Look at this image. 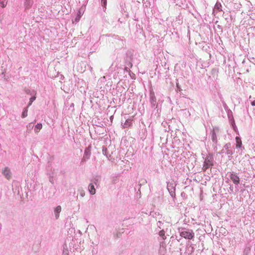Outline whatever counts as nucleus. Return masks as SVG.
Masks as SVG:
<instances>
[{"instance_id": "f257e3e1", "label": "nucleus", "mask_w": 255, "mask_h": 255, "mask_svg": "<svg viewBox=\"0 0 255 255\" xmlns=\"http://www.w3.org/2000/svg\"><path fill=\"white\" fill-rule=\"evenodd\" d=\"M149 102L151 108L153 110L151 116L159 117L161 110L158 108V104L156 102V98L152 89L149 91Z\"/></svg>"}, {"instance_id": "f03ea898", "label": "nucleus", "mask_w": 255, "mask_h": 255, "mask_svg": "<svg viewBox=\"0 0 255 255\" xmlns=\"http://www.w3.org/2000/svg\"><path fill=\"white\" fill-rule=\"evenodd\" d=\"M227 177V180L226 181V183H229V180L232 181L233 183L236 185V188L237 189V191L239 190L237 185H238L240 183V178L238 176L237 173L234 171H229L226 174V177Z\"/></svg>"}, {"instance_id": "7ed1b4c3", "label": "nucleus", "mask_w": 255, "mask_h": 255, "mask_svg": "<svg viewBox=\"0 0 255 255\" xmlns=\"http://www.w3.org/2000/svg\"><path fill=\"white\" fill-rule=\"evenodd\" d=\"M180 235L186 239L191 240L194 238L195 234L191 229H187L185 228L179 229Z\"/></svg>"}, {"instance_id": "20e7f679", "label": "nucleus", "mask_w": 255, "mask_h": 255, "mask_svg": "<svg viewBox=\"0 0 255 255\" xmlns=\"http://www.w3.org/2000/svg\"><path fill=\"white\" fill-rule=\"evenodd\" d=\"M214 165L213 156L211 153H208L205 158L203 163V170L206 171L210 167Z\"/></svg>"}, {"instance_id": "39448f33", "label": "nucleus", "mask_w": 255, "mask_h": 255, "mask_svg": "<svg viewBox=\"0 0 255 255\" xmlns=\"http://www.w3.org/2000/svg\"><path fill=\"white\" fill-rule=\"evenodd\" d=\"M220 131L218 128H213L210 133L211 139L213 143L217 144L218 143L217 135L219 134Z\"/></svg>"}, {"instance_id": "423d86ee", "label": "nucleus", "mask_w": 255, "mask_h": 255, "mask_svg": "<svg viewBox=\"0 0 255 255\" xmlns=\"http://www.w3.org/2000/svg\"><path fill=\"white\" fill-rule=\"evenodd\" d=\"M175 187L176 184L173 182H167V189L172 197L175 196Z\"/></svg>"}, {"instance_id": "0eeeda50", "label": "nucleus", "mask_w": 255, "mask_h": 255, "mask_svg": "<svg viewBox=\"0 0 255 255\" xmlns=\"http://www.w3.org/2000/svg\"><path fill=\"white\" fill-rule=\"evenodd\" d=\"M91 146H88L85 149L84 155L81 161V164H82L88 160L91 156Z\"/></svg>"}, {"instance_id": "6e6552de", "label": "nucleus", "mask_w": 255, "mask_h": 255, "mask_svg": "<svg viewBox=\"0 0 255 255\" xmlns=\"http://www.w3.org/2000/svg\"><path fill=\"white\" fill-rule=\"evenodd\" d=\"M2 173L7 179H9L11 177V172L9 168L7 167H5L2 170Z\"/></svg>"}, {"instance_id": "1a4fd4ad", "label": "nucleus", "mask_w": 255, "mask_h": 255, "mask_svg": "<svg viewBox=\"0 0 255 255\" xmlns=\"http://www.w3.org/2000/svg\"><path fill=\"white\" fill-rule=\"evenodd\" d=\"M231 144V143L229 142L226 143L224 146V147L226 149V153L227 155H232L234 153V151L233 150L230 149Z\"/></svg>"}, {"instance_id": "9d476101", "label": "nucleus", "mask_w": 255, "mask_h": 255, "mask_svg": "<svg viewBox=\"0 0 255 255\" xmlns=\"http://www.w3.org/2000/svg\"><path fill=\"white\" fill-rule=\"evenodd\" d=\"M61 212V207L60 205L57 206L54 209V214L55 215V219H58L59 218V215Z\"/></svg>"}, {"instance_id": "9b49d317", "label": "nucleus", "mask_w": 255, "mask_h": 255, "mask_svg": "<svg viewBox=\"0 0 255 255\" xmlns=\"http://www.w3.org/2000/svg\"><path fill=\"white\" fill-rule=\"evenodd\" d=\"M33 4V0H24L23 5L25 9H29Z\"/></svg>"}, {"instance_id": "f8f14e48", "label": "nucleus", "mask_w": 255, "mask_h": 255, "mask_svg": "<svg viewBox=\"0 0 255 255\" xmlns=\"http://www.w3.org/2000/svg\"><path fill=\"white\" fill-rule=\"evenodd\" d=\"M222 6L221 3L220 2H219V1H217V2L216 3V4L215 5L213 13H215L216 11H222Z\"/></svg>"}, {"instance_id": "ddd939ff", "label": "nucleus", "mask_w": 255, "mask_h": 255, "mask_svg": "<svg viewBox=\"0 0 255 255\" xmlns=\"http://www.w3.org/2000/svg\"><path fill=\"white\" fill-rule=\"evenodd\" d=\"M88 190L91 195H94L96 193V189L95 186L92 183H90L88 186Z\"/></svg>"}, {"instance_id": "4468645a", "label": "nucleus", "mask_w": 255, "mask_h": 255, "mask_svg": "<svg viewBox=\"0 0 255 255\" xmlns=\"http://www.w3.org/2000/svg\"><path fill=\"white\" fill-rule=\"evenodd\" d=\"M26 93L28 94H30V95H32V96L29 99L30 102H33L35 100V99H36V97H35L36 92H35V91H31L30 90H28V91H26Z\"/></svg>"}, {"instance_id": "2eb2a0df", "label": "nucleus", "mask_w": 255, "mask_h": 255, "mask_svg": "<svg viewBox=\"0 0 255 255\" xmlns=\"http://www.w3.org/2000/svg\"><path fill=\"white\" fill-rule=\"evenodd\" d=\"M236 148H240L242 147V143L241 138L239 136L236 137Z\"/></svg>"}, {"instance_id": "dca6fc26", "label": "nucleus", "mask_w": 255, "mask_h": 255, "mask_svg": "<svg viewBox=\"0 0 255 255\" xmlns=\"http://www.w3.org/2000/svg\"><path fill=\"white\" fill-rule=\"evenodd\" d=\"M132 120L131 119H128L127 120L123 126L124 128H125L130 127L132 125Z\"/></svg>"}, {"instance_id": "f3484780", "label": "nucleus", "mask_w": 255, "mask_h": 255, "mask_svg": "<svg viewBox=\"0 0 255 255\" xmlns=\"http://www.w3.org/2000/svg\"><path fill=\"white\" fill-rule=\"evenodd\" d=\"M182 112L183 113V114L184 116L186 118H188L190 117V113L189 111L187 109H183L181 110Z\"/></svg>"}, {"instance_id": "a211bd4d", "label": "nucleus", "mask_w": 255, "mask_h": 255, "mask_svg": "<svg viewBox=\"0 0 255 255\" xmlns=\"http://www.w3.org/2000/svg\"><path fill=\"white\" fill-rule=\"evenodd\" d=\"M226 111L227 112V115H228L229 120L231 121L232 120L234 119L232 111L230 109H229L228 110H227Z\"/></svg>"}, {"instance_id": "6ab92c4d", "label": "nucleus", "mask_w": 255, "mask_h": 255, "mask_svg": "<svg viewBox=\"0 0 255 255\" xmlns=\"http://www.w3.org/2000/svg\"><path fill=\"white\" fill-rule=\"evenodd\" d=\"M42 128V125L41 123H38L35 126L34 130L36 133L38 132L39 130H40Z\"/></svg>"}, {"instance_id": "aec40b11", "label": "nucleus", "mask_w": 255, "mask_h": 255, "mask_svg": "<svg viewBox=\"0 0 255 255\" xmlns=\"http://www.w3.org/2000/svg\"><path fill=\"white\" fill-rule=\"evenodd\" d=\"M28 107L25 108L22 113L21 117L24 118L27 116Z\"/></svg>"}, {"instance_id": "412c9836", "label": "nucleus", "mask_w": 255, "mask_h": 255, "mask_svg": "<svg viewBox=\"0 0 255 255\" xmlns=\"http://www.w3.org/2000/svg\"><path fill=\"white\" fill-rule=\"evenodd\" d=\"M78 192L79 193L81 197H84L85 194V191L83 189V188L80 187V188H78Z\"/></svg>"}, {"instance_id": "4be33fe9", "label": "nucleus", "mask_w": 255, "mask_h": 255, "mask_svg": "<svg viewBox=\"0 0 255 255\" xmlns=\"http://www.w3.org/2000/svg\"><path fill=\"white\" fill-rule=\"evenodd\" d=\"M103 154L106 156L107 158L109 159V157L108 156V151L106 147H103L102 149Z\"/></svg>"}, {"instance_id": "5701e85b", "label": "nucleus", "mask_w": 255, "mask_h": 255, "mask_svg": "<svg viewBox=\"0 0 255 255\" xmlns=\"http://www.w3.org/2000/svg\"><path fill=\"white\" fill-rule=\"evenodd\" d=\"M7 3V0H0V6L2 7H4Z\"/></svg>"}, {"instance_id": "b1692460", "label": "nucleus", "mask_w": 255, "mask_h": 255, "mask_svg": "<svg viewBox=\"0 0 255 255\" xmlns=\"http://www.w3.org/2000/svg\"><path fill=\"white\" fill-rule=\"evenodd\" d=\"M159 235L160 237H161L162 238L163 240H165L166 239V237L165 236V231L163 230H162L159 231Z\"/></svg>"}, {"instance_id": "393cba45", "label": "nucleus", "mask_w": 255, "mask_h": 255, "mask_svg": "<svg viewBox=\"0 0 255 255\" xmlns=\"http://www.w3.org/2000/svg\"><path fill=\"white\" fill-rule=\"evenodd\" d=\"M221 101L222 102L223 107H224V109L225 110V111H227V110H228L229 108L228 106H227V105L226 104V103H225V102L224 101V100L223 99V98H221Z\"/></svg>"}, {"instance_id": "a878e982", "label": "nucleus", "mask_w": 255, "mask_h": 255, "mask_svg": "<svg viewBox=\"0 0 255 255\" xmlns=\"http://www.w3.org/2000/svg\"><path fill=\"white\" fill-rule=\"evenodd\" d=\"M230 121H231V125H232V126L233 127V128L234 129V130L235 131H236V129H237V127L235 125V121H234V119Z\"/></svg>"}, {"instance_id": "bb28decb", "label": "nucleus", "mask_w": 255, "mask_h": 255, "mask_svg": "<svg viewBox=\"0 0 255 255\" xmlns=\"http://www.w3.org/2000/svg\"><path fill=\"white\" fill-rule=\"evenodd\" d=\"M81 12L79 11L78 13L76 16V17L75 19V21L76 22H78L79 21L80 17H81Z\"/></svg>"}, {"instance_id": "cd10ccee", "label": "nucleus", "mask_w": 255, "mask_h": 255, "mask_svg": "<svg viewBox=\"0 0 255 255\" xmlns=\"http://www.w3.org/2000/svg\"><path fill=\"white\" fill-rule=\"evenodd\" d=\"M163 224V223L161 221H159L157 223V228H159V229H161V226H162V225Z\"/></svg>"}, {"instance_id": "c85d7f7f", "label": "nucleus", "mask_w": 255, "mask_h": 255, "mask_svg": "<svg viewBox=\"0 0 255 255\" xmlns=\"http://www.w3.org/2000/svg\"><path fill=\"white\" fill-rule=\"evenodd\" d=\"M101 3L103 6H105L107 5V0H101Z\"/></svg>"}, {"instance_id": "c756f323", "label": "nucleus", "mask_w": 255, "mask_h": 255, "mask_svg": "<svg viewBox=\"0 0 255 255\" xmlns=\"http://www.w3.org/2000/svg\"><path fill=\"white\" fill-rule=\"evenodd\" d=\"M225 151H226V149L223 147V148L220 152H218V154H223L224 153L226 152Z\"/></svg>"}, {"instance_id": "7c9ffc66", "label": "nucleus", "mask_w": 255, "mask_h": 255, "mask_svg": "<svg viewBox=\"0 0 255 255\" xmlns=\"http://www.w3.org/2000/svg\"><path fill=\"white\" fill-rule=\"evenodd\" d=\"M213 145L214 150V151H217V149H218V146H217L218 143L217 144H215L213 143Z\"/></svg>"}, {"instance_id": "2f4dec72", "label": "nucleus", "mask_w": 255, "mask_h": 255, "mask_svg": "<svg viewBox=\"0 0 255 255\" xmlns=\"http://www.w3.org/2000/svg\"><path fill=\"white\" fill-rule=\"evenodd\" d=\"M229 189H230V191L231 193H233L234 192V188H233V185L230 184V186Z\"/></svg>"}, {"instance_id": "473e14b6", "label": "nucleus", "mask_w": 255, "mask_h": 255, "mask_svg": "<svg viewBox=\"0 0 255 255\" xmlns=\"http://www.w3.org/2000/svg\"><path fill=\"white\" fill-rule=\"evenodd\" d=\"M27 128H33V126H31V124H29L27 126Z\"/></svg>"}, {"instance_id": "72a5a7b5", "label": "nucleus", "mask_w": 255, "mask_h": 255, "mask_svg": "<svg viewBox=\"0 0 255 255\" xmlns=\"http://www.w3.org/2000/svg\"><path fill=\"white\" fill-rule=\"evenodd\" d=\"M32 102H30V101L29 100V103H28V105H27V107H29L30 106H31V104H32Z\"/></svg>"}, {"instance_id": "f704fd0d", "label": "nucleus", "mask_w": 255, "mask_h": 255, "mask_svg": "<svg viewBox=\"0 0 255 255\" xmlns=\"http://www.w3.org/2000/svg\"><path fill=\"white\" fill-rule=\"evenodd\" d=\"M32 102H30V101L29 100V103H28V105H27V107H29L30 106H31V104H32Z\"/></svg>"}, {"instance_id": "c9c22d12", "label": "nucleus", "mask_w": 255, "mask_h": 255, "mask_svg": "<svg viewBox=\"0 0 255 255\" xmlns=\"http://www.w3.org/2000/svg\"><path fill=\"white\" fill-rule=\"evenodd\" d=\"M251 105L253 106H255V100L254 101H252L251 102Z\"/></svg>"}, {"instance_id": "e433bc0d", "label": "nucleus", "mask_w": 255, "mask_h": 255, "mask_svg": "<svg viewBox=\"0 0 255 255\" xmlns=\"http://www.w3.org/2000/svg\"><path fill=\"white\" fill-rule=\"evenodd\" d=\"M98 181V179H96V178H95L94 179V182L96 184V182Z\"/></svg>"}, {"instance_id": "4c0bfd02", "label": "nucleus", "mask_w": 255, "mask_h": 255, "mask_svg": "<svg viewBox=\"0 0 255 255\" xmlns=\"http://www.w3.org/2000/svg\"><path fill=\"white\" fill-rule=\"evenodd\" d=\"M63 254H64V255H67V253H65L64 252Z\"/></svg>"}, {"instance_id": "58836bf2", "label": "nucleus", "mask_w": 255, "mask_h": 255, "mask_svg": "<svg viewBox=\"0 0 255 255\" xmlns=\"http://www.w3.org/2000/svg\"><path fill=\"white\" fill-rule=\"evenodd\" d=\"M173 0L174 1V2H175L176 1V0Z\"/></svg>"}]
</instances>
